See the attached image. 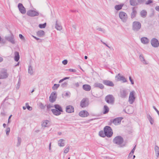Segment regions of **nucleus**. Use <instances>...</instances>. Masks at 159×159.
<instances>
[{"instance_id":"nucleus-47","label":"nucleus","mask_w":159,"mask_h":159,"mask_svg":"<svg viewBox=\"0 0 159 159\" xmlns=\"http://www.w3.org/2000/svg\"><path fill=\"white\" fill-rule=\"evenodd\" d=\"M97 30H98L99 31L102 32L104 33H105V30L104 29H103L102 28H101L98 27H97Z\"/></svg>"},{"instance_id":"nucleus-21","label":"nucleus","mask_w":159,"mask_h":159,"mask_svg":"<svg viewBox=\"0 0 159 159\" xmlns=\"http://www.w3.org/2000/svg\"><path fill=\"white\" fill-rule=\"evenodd\" d=\"M141 41L142 43L144 44H147L149 43V40L147 37H142L141 39Z\"/></svg>"},{"instance_id":"nucleus-35","label":"nucleus","mask_w":159,"mask_h":159,"mask_svg":"<svg viewBox=\"0 0 159 159\" xmlns=\"http://www.w3.org/2000/svg\"><path fill=\"white\" fill-rule=\"evenodd\" d=\"M99 135L102 137L104 138L106 136V134H105V133L103 130H101L99 132Z\"/></svg>"},{"instance_id":"nucleus-41","label":"nucleus","mask_w":159,"mask_h":159,"mask_svg":"<svg viewBox=\"0 0 159 159\" xmlns=\"http://www.w3.org/2000/svg\"><path fill=\"white\" fill-rule=\"evenodd\" d=\"M45 105L44 106L42 102L39 103V107L41 109H43L45 108Z\"/></svg>"},{"instance_id":"nucleus-38","label":"nucleus","mask_w":159,"mask_h":159,"mask_svg":"<svg viewBox=\"0 0 159 159\" xmlns=\"http://www.w3.org/2000/svg\"><path fill=\"white\" fill-rule=\"evenodd\" d=\"M60 85V84H54L53 86L52 87V89L54 90H57L59 87Z\"/></svg>"},{"instance_id":"nucleus-59","label":"nucleus","mask_w":159,"mask_h":159,"mask_svg":"<svg viewBox=\"0 0 159 159\" xmlns=\"http://www.w3.org/2000/svg\"><path fill=\"white\" fill-rule=\"evenodd\" d=\"M35 39H36L37 40H38V42H42V40L41 39H39V38H38L37 37H36Z\"/></svg>"},{"instance_id":"nucleus-8","label":"nucleus","mask_w":159,"mask_h":159,"mask_svg":"<svg viewBox=\"0 0 159 159\" xmlns=\"http://www.w3.org/2000/svg\"><path fill=\"white\" fill-rule=\"evenodd\" d=\"M135 92L133 91L130 92L129 98V101L130 104H132L134 102L135 98L134 97Z\"/></svg>"},{"instance_id":"nucleus-14","label":"nucleus","mask_w":159,"mask_h":159,"mask_svg":"<svg viewBox=\"0 0 159 159\" xmlns=\"http://www.w3.org/2000/svg\"><path fill=\"white\" fill-rule=\"evenodd\" d=\"M123 119V117H119L115 118L113 120L111 119V123H113L115 125H117L120 123L121 121Z\"/></svg>"},{"instance_id":"nucleus-34","label":"nucleus","mask_w":159,"mask_h":159,"mask_svg":"<svg viewBox=\"0 0 159 159\" xmlns=\"http://www.w3.org/2000/svg\"><path fill=\"white\" fill-rule=\"evenodd\" d=\"M49 122V121L48 120H45L43 122L42 124V127H48L47 124Z\"/></svg>"},{"instance_id":"nucleus-46","label":"nucleus","mask_w":159,"mask_h":159,"mask_svg":"<svg viewBox=\"0 0 159 159\" xmlns=\"http://www.w3.org/2000/svg\"><path fill=\"white\" fill-rule=\"evenodd\" d=\"M67 85H68V84L66 82H64L63 83H62L61 85V87L62 88H65V87H66L67 86Z\"/></svg>"},{"instance_id":"nucleus-36","label":"nucleus","mask_w":159,"mask_h":159,"mask_svg":"<svg viewBox=\"0 0 159 159\" xmlns=\"http://www.w3.org/2000/svg\"><path fill=\"white\" fill-rule=\"evenodd\" d=\"M139 58L142 62H143V63L146 64V61L145 60L143 54H140V55Z\"/></svg>"},{"instance_id":"nucleus-48","label":"nucleus","mask_w":159,"mask_h":159,"mask_svg":"<svg viewBox=\"0 0 159 159\" xmlns=\"http://www.w3.org/2000/svg\"><path fill=\"white\" fill-rule=\"evenodd\" d=\"M155 152L157 158H158L159 156V150H155Z\"/></svg>"},{"instance_id":"nucleus-22","label":"nucleus","mask_w":159,"mask_h":159,"mask_svg":"<svg viewBox=\"0 0 159 159\" xmlns=\"http://www.w3.org/2000/svg\"><path fill=\"white\" fill-rule=\"evenodd\" d=\"M132 12L131 14V18L133 19L135 17L137 14L136 11L135 9V7H133L132 9Z\"/></svg>"},{"instance_id":"nucleus-50","label":"nucleus","mask_w":159,"mask_h":159,"mask_svg":"<svg viewBox=\"0 0 159 159\" xmlns=\"http://www.w3.org/2000/svg\"><path fill=\"white\" fill-rule=\"evenodd\" d=\"M66 70H68L70 72H75L76 71V70L75 69H67Z\"/></svg>"},{"instance_id":"nucleus-7","label":"nucleus","mask_w":159,"mask_h":159,"mask_svg":"<svg viewBox=\"0 0 159 159\" xmlns=\"http://www.w3.org/2000/svg\"><path fill=\"white\" fill-rule=\"evenodd\" d=\"M57 98V94L56 92H53L49 97V101L53 103L56 101Z\"/></svg>"},{"instance_id":"nucleus-54","label":"nucleus","mask_w":159,"mask_h":159,"mask_svg":"<svg viewBox=\"0 0 159 159\" xmlns=\"http://www.w3.org/2000/svg\"><path fill=\"white\" fill-rule=\"evenodd\" d=\"M68 61L67 60H64L62 61V63L64 65H66L67 64Z\"/></svg>"},{"instance_id":"nucleus-16","label":"nucleus","mask_w":159,"mask_h":159,"mask_svg":"<svg viewBox=\"0 0 159 159\" xmlns=\"http://www.w3.org/2000/svg\"><path fill=\"white\" fill-rule=\"evenodd\" d=\"M103 83L105 85L108 86L113 87L114 84L112 81L107 80H103L102 81Z\"/></svg>"},{"instance_id":"nucleus-42","label":"nucleus","mask_w":159,"mask_h":159,"mask_svg":"<svg viewBox=\"0 0 159 159\" xmlns=\"http://www.w3.org/2000/svg\"><path fill=\"white\" fill-rule=\"evenodd\" d=\"M17 139H18V142H17V146H19L20 144V143H21V139L19 137H18Z\"/></svg>"},{"instance_id":"nucleus-11","label":"nucleus","mask_w":159,"mask_h":159,"mask_svg":"<svg viewBox=\"0 0 159 159\" xmlns=\"http://www.w3.org/2000/svg\"><path fill=\"white\" fill-rule=\"evenodd\" d=\"M88 99L87 98H84L81 101L80 106L82 108H84L87 107L89 103L88 102Z\"/></svg>"},{"instance_id":"nucleus-39","label":"nucleus","mask_w":159,"mask_h":159,"mask_svg":"<svg viewBox=\"0 0 159 159\" xmlns=\"http://www.w3.org/2000/svg\"><path fill=\"white\" fill-rule=\"evenodd\" d=\"M46 25V23H45L43 24H40L39 25V27L40 28H44Z\"/></svg>"},{"instance_id":"nucleus-31","label":"nucleus","mask_w":159,"mask_h":159,"mask_svg":"<svg viewBox=\"0 0 159 159\" xmlns=\"http://www.w3.org/2000/svg\"><path fill=\"white\" fill-rule=\"evenodd\" d=\"M147 15V12L145 10H143L140 12L141 16L142 17H145Z\"/></svg>"},{"instance_id":"nucleus-13","label":"nucleus","mask_w":159,"mask_h":159,"mask_svg":"<svg viewBox=\"0 0 159 159\" xmlns=\"http://www.w3.org/2000/svg\"><path fill=\"white\" fill-rule=\"evenodd\" d=\"M115 78L116 80L117 81L122 80L123 83L127 82V80L125 77L123 76L120 75V73H119L118 75L116 76Z\"/></svg>"},{"instance_id":"nucleus-23","label":"nucleus","mask_w":159,"mask_h":159,"mask_svg":"<svg viewBox=\"0 0 159 159\" xmlns=\"http://www.w3.org/2000/svg\"><path fill=\"white\" fill-rule=\"evenodd\" d=\"M82 88L84 90L87 91H89L91 89V86L89 84H84L83 85Z\"/></svg>"},{"instance_id":"nucleus-43","label":"nucleus","mask_w":159,"mask_h":159,"mask_svg":"<svg viewBox=\"0 0 159 159\" xmlns=\"http://www.w3.org/2000/svg\"><path fill=\"white\" fill-rule=\"evenodd\" d=\"M135 150H132L131 152L129 153L128 156V157L129 158H131L133 155Z\"/></svg>"},{"instance_id":"nucleus-33","label":"nucleus","mask_w":159,"mask_h":159,"mask_svg":"<svg viewBox=\"0 0 159 159\" xmlns=\"http://www.w3.org/2000/svg\"><path fill=\"white\" fill-rule=\"evenodd\" d=\"M28 73L30 74V75H32L33 73V70L32 67L30 65L29 66L28 69Z\"/></svg>"},{"instance_id":"nucleus-58","label":"nucleus","mask_w":159,"mask_h":159,"mask_svg":"<svg viewBox=\"0 0 159 159\" xmlns=\"http://www.w3.org/2000/svg\"><path fill=\"white\" fill-rule=\"evenodd\" d=\"M11 116H12L11 115H10V116H9L8 119V124L10 123V122H11L10 119L11 118Z\"/></svg>"},{"instance_id":"nucleus-4","label":"nucleus","mask_w":159,"mask_h":159,"mask_svg":"<svg viewBox=\"0 0 159 159\" xmlns=\"http://www.w3.org/2000/svg\"><path fill=\"white\" fill-rule=\"evenodd\" d=\"M103 130L106 136L108 138L111 137L113 134L112 130L111 128L109 126H106L104 128Z\"/></svg>"},{"instance_id":"nucleus-63","label":"nucleus","mask_w":159,"mask_h":159,"mask_svg":"<svg viewBox=\"0 0 159 159\" xmlns=\"http://www.w3.org/2000/svg\"><path fill=\"white\" fill-rule=\"evenodd\" d=\"M152 118V117H151V116H150V115H147V118L148 119V120L150 119H151Z\"/></svg>"},{"instance_id":"nucleus-60","label":"nucleus","mask_w":159,"mask_h":159,"mask_svg":"<svg viewBox=\"0 0 159 159\" xmlns=\"http://www.w3.org/2000/svg\"><path fill=\"white\" fill-rule=\"evenodd\" d=\"M101 41L104 45H105L107 47H108L109 48H110V47L106 43H105L103 42L102 40H101Z\"/></svg>"},{"instance_id":"nucleus-26","label":"nucleus","mask_w":159,"mask_h":159,"mask_svg":"<svg viewBox=\"0 0 159 159\" xmlns=\"http://www.w3.org/2000/svg\"><path fill=\"white\" fill-rule=\"evenodd\" d=\"M65 140L61 139L58 141V145L60 147H63L65 146Z\"/></svg>"},{"instance_id":"nucleus-62","label":"nucleus","mask_w":159,"mask_h":159,"mask_svg":"<svg viewBox=\"0 0 159 159\" xmlns=\"http://www.w3.org/2000/svg\"><path fill=\"white\" fill-rule=\"evenodd\" d=\"M8 97H6L5 98V99L3 100V102H3V103H4V102H5L7 100V99H8Z\"/></svg>"},{"instance_id":"nucleus-53","label":"nucleus","mask_w":159,"mask_h":159,"mask_svg":"<svg viewBox=\"0 0 159 159\" xmlns=\"http://www.w3.org/2000/svg\"><path fill=\"white\" fill-rule=\"evenodd\" d=\"M129 80L130 81L131 84H134V81L132 79L131 76H130L129 77Z\"/></svg>"},{"instance_id":"nucleus-28","label":"nucleus","mask_w":159,"mask_h":159,"mask_svg":"<svg viewBox=\"0 0 159 159\" xmlns=\"http://www.w3.org/2000/svg\"><path fill=\"white\" fill-rule=\"evenodd\" d=\"M0 74L2 77H4L3 78V79L6 78L8 76V74L6 71H2Z\"/></svg>"},{"instance_id":"nucleus-27","label":"nucleus","mask_w":159,"mask_h":159,"mask_svg":"<svg viewBox=\"0 0 159 159\" xmlns=\"http://www.w3.org/2000/svg\"><path fill=\"white\" fill-rule=\"evenodd\" d=\"M55 27L57 30H61L62 29V26L60 25V24L57 23V20L56 21Z\"/></svg>"},{"instance_id":"nucleus-17","label":"nucleus","mask_w":159,"mask_h":159,"mask_svg":"<svg viewBox=\"0 0 159 159\" xmlns=\"http://www.w3.org/2000/svg\"><path fill=\"white\" fill-rule=\"evenodd\" d=\"M18 7L20 12L22 14H25L26 13V10L23 4L21 3H19L18 5Z\"/></svg>"},{"instance_id":"nucleus-10","label":"nucleus","mask_w":159,"mask_h":159,"mask_svg":"<svg viewBox=\"0 0 159 159\" xmlns=\"http://www.w3.org/2000/svg\"><path fill=\"white\" fill-rule=\"evenodd\" d=\"M26 14L28 16L34 17L39 15V12L33 10H30L27 12Z\"/></svg>"},{"instance_id":"nucleus-9","label":"nucleus","mask_w":159,"mask_h":159,"mask_svg":"<svg viewBox=\"0 0 159 159\" xmlns=\"http://www.w3.org/2000/svg\"><path fill=\"white\" fill-rule=\"evenodd\" d=\"M5 38L8 41L11 43L12 44H14L15 43V41L14 39V36L12 34L10 36H5Z\"/></svg>"},{"instance_id":"nucleus-40","label":"nucleus","mask_w":159,"mask_h":159,"mask_svg":"<svg viewBox=\"0 0 159 159\" xmlns=\"http://www.w3.org/2000/svg\"><path fill=\"white\" fill-rule=\"evenodd\" d=\"M25 106L26 107V108L28 109V110H29V111H31L32 110V107L30 106L29 105V104L28 103H25Z\"/></svg>"},{"instance_id":"nucleus-45","label":"nucleus","mask_w":159,"mask_h":159,"mask_svg":"<svg viewBox=\"0 0 159 159\" xmlns=\"http://www.w3.org/2000/svg\"><path fill=\"white\" fill-rule=\"evenodd\" d=\"M10 131V128L7 127L6 130V134L7 135H8Z\"/></svg>"},{"instance_id":"nucleus-57","label":"nucleus","mask_w":159,"mask_h":159,"mask_svg":"<svg viewBox=\"0 0 159 159\" xmlns=\"http://www.w3.org/2000/svg\"><path fill=\"white\" fill-rule=\"evenodd\" d=\"M73 85L75 86V87H78L79 86V84L78 82L76 83L75 84H74Z\"/></svg>"},{"instance_id":"nucleus-20","label":"nucleus","mask_w":159,"mask_h":159,"mask_svg":"<svg viewBox=\"0 0 159 159\" xmlns=\"http://www.w3.org/2000/svg\"><path fill=\"white\" fill-rule=\"evenodd\" d=\"M93 87L95 88H98L101 89L104 88V86L102 84L98 83H95Z\"/></svg>"},{"instance_id":"nucleus-56","label":"nucleus","mask_w":159,"mask_h":159,"mask_svg":"<svg viewBox=\"0 0 159 159\" xmlns=\"http://www.w3.org/2000/svg\"><path fill=\"white\" fill-rule=\"evenodd\" d=\"M19 37H20V38L21 39H22V40H25V38L23 36V35L21 34H19Z\"/></svg>"},{"instance_id":"nucleus-55","label":"nucleus","mask_w":159,"mask_h":159,"mask_svg":"<svg viewBox=\"0 0 159 159\" xmlns=\"http://www.w3.org/2000/svg\"><path fill=\"white\" fill-rule=\"evenodd\" d=\"M148 120H149V122H150V123L151 125H152L154 122V120L152 118H151L150 119H148Z\"/></svg>"},{"instance_id":"nucleus-30","label":"nucleus","mask_w":159,"mask_h":159,"mask_svg":"<svg viewBox=\"0 0 159 159\" xmlns=\"http://www.w3.org/2000/svg\"><path fill=\"white\" fill-rule=\"evenodd\" d=\"M129 2L130 5L132 6H134L138 5L136 0H130Z\"/></svg>"},{"instance_id":"nucleus-44","label":"nucleus","mask_w":159,"mask_h":159,"mask_svg":"<svg viewBox=\"0 0 159 159\" xmlns=\"http://www.w3.org/2000/svg\"><path fill=\"white\" fill-rule=\"evenodd\" d=\"M20 79H19L18 82V83L17 84V86L16 87V89H19L20 86Z\"/></svg>"},{"instance_id":"nucleus-51","label":"nucleus","mask_w":159,"mask_h":159,"mask_svg":"<svg viewBox=\"0 0 159 159\" xmlns=\"http://www.w3.org/2000/svg\"><path fill=\"white\" fill-rule=\"evenodd\" d=\"M152 3V0H148V1L146 2L145 4L146 5H149Z\"/></svg>"},{"instance_id":"nucleus-1","label":"nucleus","mask_w":159,"mask_h":159,"mask_svg":"<svg viewBox=\"0 0 159 159\" xmlns=\"http://www.w3.org/2000/svg\"><path fill=\"white\" fill-rule=\"evenodd\" d=\"M114 143L118 145L120 148H123L127 145V142L124 141L123 138L120 136L116 137L113 139Z\"/></svg>"},{"instance_id":"nucleus-15","label":"nucleus","mask_w":159,"mask_h":159,"mask_svg":"<svg viewBox=\"0 0 159 159\" xmlns=\"http://www.w3.org/2000/svg\"><path fill=\"white\" fill-rule=\"evenodd\" d=\"M128 93L125 89H120V97L122 98H125L127 96Z\"/></svg>"},{"instance_id":"nucleus-52","label":"nucleus","mask_w":159,"mask_h":159,"mask_svg":"<svg viewBox=\"0 0 159 159\" xmlns=\"http://www.w3.org/2000/svg\"><path fill=\"white\" fill-rule=\"evenodd\" d=\"M145 0H137L139 4H142L144 2Z\"/></svg>"},{"instance_id":"nucleus-24","label":"nucleus","mask_w":159,"mask_h":159,"mask_svg":"<svg viewBox=\"0 0 159 159\" xmlns=\"http://www.w3.org/2000/svg\"><path fill=\"white\" fill-rule=\"evenodd\" d=\"M15 56L14 57V60L16 61H18L20 59V56L19 52H15L14 53Z\"/></svg>"},{"instance_id":"nucleus-32","label":"nucleus","mask_w":159,"mask_h":159,"mask_svg":"<svg viewBox=\"0 0 159 159\" xmlns=\"http://www.w3.org/2000/svg\"><path fill=\"white\" fill-rule=\"evenodd\" d=\"M123 4H120L116 5L115 7V8L116 10L119 11L122 8L123 6Z\"/></svg>"},{"instance_id":"nucleus-25","label":"nucleus","mask_w":159,"mask_h":159,"mask_svg":"<svg viewBox=\"0 0 159 159\" xmlns=\"http://www.w3.org/2000/svg\"><path fill=\"white\" fill-rule=\"evenodd\" d=\"M45 32L42 30H40L37 32V35L39 37H42L45 35Z\"/></svg>"},{"instance_id":"nucleus-29","label":"nucleus","mask_w":159,"mask_h":159,"mask_svg":"<svg viewBox=\"0 0 159 159\" xmlns=\"http://www.w3.org/2000/svg\"><path fill=\"white\" fill-rule=\"evenodd\" d=\"M103 113L104 114H106L109 111V108L107 105H104L103 107Z\"/></svg>"},{"instance_id":"nucleus-6","label":"nucleus","mask_w":159,"mask_h":159,"mask_svg":"<svg viewBox=\"0 0 159 159\" xmlns=\"http://www.w3.org/2000/svg\"><path fill=\"white\" fill-rule=\"evenodd\" d=\"M119 16L123 22H125L126 21L127 16L126 13L123 11L120 12L119 13Z\"/></svg>"},{"instance_id":"nucleus-5","label":"nucleus","mask_w":159,"mask_h":159,"mask_svg":"<svg viewBox=\"0 0 159 159\" xmlns=\"http://www.w3.org/2000/svg\"><path fill=\"white\" fill-rule=\"evenodd\" d=\"M105 100L108 103L113 104L114 102L115 98L111 94H109L106 96Z\"/></svg>"},{"instance_id":"nucleus-12","label":"nucleus","mask_w":159,"mask_h":159,"mask_svg":"<svg viewBox=\"0 0 159 159\" xmlns=\"http://www.w3.org/2000/svg\"><path fill=\"white\" fill-rule=\"evenodd\" d=\"M151 43L152 46L154 47L157 48L159 46V42L156 38L152 39L151 40Z\"/></svg>"},{"instance_id":"nucleus-19","label":"nucleus","mask_w":159,"mask_h":159,"mask_svg":"<svg viewBox=\"0 0 159 159\" xmlns=\"http://www.w3.org/2000/svg\"><path fill=\"white\" fill-rule=\"evenodd\" d=\"M89 115V113L86 111L84 110L80 111L79 113V115L83 117L87 116Z\"/></svg>"},{"instance_id":"nucleus-64","label":"nucleus","mask_w":159,"mask_h":159,"mask_svg":"<svg viewBox=\"0 0 159 159\" xmlns=\"http://www.w3.org/2000/svg\"><path fill=\"white\" fill-rule=\"evenodd\" d=\"M69 152V150H64V152L65 153H66Z\"/></svg>"},{"instance_id":"nucleus-3","label":"nucleus","mask_w":159,"mask_h":159,"mask_svg":"<svg viewBox=\"0 0 159 159\" xmlns=\"http://www.w3.org/2000/svg\"><path fill=\"white\" fill-rule=\"evenodd\" d=\"M141 24L138 21H134L132 23V30L134 32H138L141 28Z\"/></svg>"},{"instance_id":"nucleus-61","label":"nucleus","mask_w":159,"mask_h":159,"mask_svg":"<svg viewBox=\"0 0 159 159\" xmlns=\"http://www.w3.org/2000/svg\"><path fill=\"white\" fill-rule=\"evenodd\" d=\"M155 10L158 11H159V6H156L155 8Z\"/></svg>"},{"instance_id":"nucleus-49","label":"nucleus","mask_w":159,"mask_h":159,"mask_svg":"<svg viewBox=\"0 0 159 159\" xmlns=\"http://www.w3.org/2000/svg\"><path fill=\"white\" fill-rule=\"evenodd\" d=\"M6 40H6L5 39H2V38H1V41H0V43L1 44H5L6 42Z\"/></svg>"},{"instance_id":"nucleus-2","label":"nucleus","mask_w":159,"mask_h":159,"mask_svg":"<svg viewBox=\"0 0 159 159\" xmlns=\"http://www.w3.org/2000/svg\"><path fill=\"white\" fill-rule=\"evenodd\" d=\"M55 109H52L51 111L53 114L57 116L60 115L61 112H63V110L61 106L59 104H56L54 105Z\"/></svg>"},{"instance_id":"nucleus-18","label":"nucleus","mask_w":159,"mask_h":159,"mask_svg":"<svg viewBox=\"0 0 159 159\" xmlns=\"http://www.w3.org/2000/svg\"><path fill=\"white\" fill-rule=\"evenodd\" d=\"M66 112L69 113H71L74 112V108L73 106L71 105L67 106L66 107Z\"/></svg>"},{"instance_id":"nucleus-37","label":"nucleus","mask_w":159,"mask_h":159,"mask_svg":"<svg viewBox=\"0 0 159 159\" xmlns=\"http://www.w3.org/2000/svg\"><path fill=\"white\" fill-rule=\"evenodd\" d=\"M45 106H47V111H49L50 110V108L51 107H54V106L52 104H49L48 105H45Z\"/></svg>"}]
</instances>
